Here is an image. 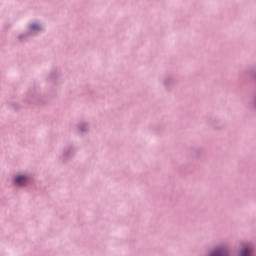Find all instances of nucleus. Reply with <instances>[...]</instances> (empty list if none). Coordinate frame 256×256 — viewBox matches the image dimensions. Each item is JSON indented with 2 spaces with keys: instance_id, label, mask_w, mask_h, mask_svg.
I'll return each mask as SVG.
<instances>
[{
  "instance_id": "nucleus-3",
  "label": "nucleus",
  "mask_w": 256,
  "mask_h": 256,
  "mask_svg": "<svg viewBox=\"0 0 256 256\" xmlns=\"http://www.w3.org/2000/svg\"><path fill=\"white\" fill-rule=\"evenodd\" d=\"M211 256H222V255H221V252H214L211 254Z\"/></svg>"
},
{
  "instance_id": "nucleus-2",
  "label": "nucleus",
  "mask_w": 256,
  "mask_h": 256,
  "mask_svg": "<svg viewBox=\"0 0 256 256\" xmlns=\"http://www.w3.org/2000/svg\"><path fill=\"white\" fill-rule=\"evenodd\" d=\"M251 255V248L246 247L241 251V256H250Z\"/></svg>"
},
{
  "instance_id": "nucleus-4",
  "label": "nucleus",
  "mask_w": 256,
  "mask_h": 256,
  "mask_svg": "<svg viewBox=\"0 0 256 256\" xmlns=\"http://www.w3.org/2000/svg\"><path fill=\"white\" fill-rule=\"evenodd\" d=\"M31 28L32 29H39V25H32Z\"/></svg>"
},
{
  "instance_id": "nucleus-1",
  "label": "nucleus",
  "mask_w": 256,
  "mask_h": 256,
  "mask_svg": "<svg viewBox=\"0 0 256 256\" xmlns=\"http://www.w3.org/2000/svg\"><path fill=\"white\" fill-rule=\"evenodd\" d=\"M16 185H25L27 183V178L25 176H18L15 178Z\"/></svg>"
}]
</instances>
